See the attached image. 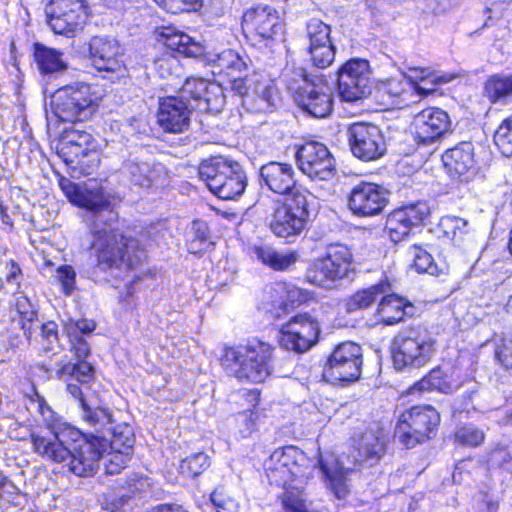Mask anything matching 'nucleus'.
Here are the masks:
<instances>
[{
  "label": "nucleus",
  "instance_id": "63",
  "mask_svg": "<svg viewBox=\"0 0 512 512\" xmlns=\"http://www.w3.org/2000/svg\"><path fill=\"white\" fill-rule=\"evenodd\" d=\"M512 459V455L505 448H496L491 452L490 460L493 464L503 465Z\"/></svg>",
  "mask_w": 512,
  "mask_h": 512
},
{
  "label": "nucleus",
  "instance_id": "62",
  "mask_svg": "<svg viewBox=\"0 0 512 512\" xmlns=\"http://www.w3.org/2000/svg\"><path fill=\"white\" fill-rule=\"evenodd\" d=\"M62 379L67 381L66 391L78 402L80 409L83 407V403H89L87 399L84 398L81 387L74 383V381L78 382L75 378L65 376Z\"/></svg>",
  "mask_w": 512,
  "mask_h": 512
},
{
  "label": "nucleus",
  "instance_id": "13",
  "mask_svg": "<svg viewBox=\"0 0 512 512\" xmlns=\"http://www.w3.org/2000/svg\"><path fill=\"white\" fill-rule=\"evenodd\" d=\"M45 15L54 34L73 38L85 27L92 9L88 0H49Z\"/></svg>",
  "mask_w": 512,
  "mask_h": 512
},
{
  "label": "nucleus",
  "instance_id": "36",
  "mask_svg": "<svg viewBox=\"0 0 512 512\" xmlns=\"http://www.w3.org/2000/svg\"><path fill=\"white\" fill-rule=\"evenodd\" d=\"M37 399L35 400L37 404V411L41 415L44 423L47 428L51 431V435L42 436V435H31V440L33 444V449L35 450V442L37 439H45L50 442H54L53 439L58 440L59 433L68 432V430H77L76 428L70 426L67 422H64L61 416L56 413L51 406L46 402V400L40 395H36Z\"/></svg>",
  "mask_w": 512,
  "mask_h": 512
},
{
  "label": "nucleus",
  "instance_id": "15",
  "mask_svg": "<svg viewBox=\"0 0 512 512\" xmlns=\"http://www.w3.org/2000/svg\"><path fill=\"white\" fill-rule=\"evenodd\" d=\"M352 263V253L341 243L329 244L323 255L314 259L307 268L306 279L316 286H324L343 278Z\"/></svg>",
  "mask_w": 512,
  "mask_h": 512
},
{
  "label": "nucleus",
  "instance_id": "51",
  "mask_svg": "<svg viewBox=\"0 0 512 512\" xmlns=\"http://www.w3.org/2000/svg\"><path fill=\"white\" fill-rule=\"evenodd\" d=\"M209 466L208 456L203 453H194L183 459L180 463V473L186 477H196Z\"/></svg>",
  "mask_w": 512,
  "mask_h": 512
},
{
  "label": "nucleus",
  "instance_id": "21",
  "mask_svg": "<svg viewBox=\"0 0 512 512\" xmlns=\"http://www.w3.org/2000/svg\"><path fill=\"white\" fill-rule=\"evenodd\" d=\"M88 52L93 67L104 73L103 78L115 82L128 75L123 52L116 41L95 36L89 43Z\"/></svg>",
  "mask_w": 512,
  "mask_h": 512
},
{
  "label": "nucleus",
  "instance_id": "27",
  "mask_svg": "<svg viewBox=\"0 0 512 512\" xmlns=\"http://www.w3.org/2000/svg\"><path fill=\"white\" fill-rule=\"evenodd\" d=\"M362 348L354 342H343L331 353L325 374L335 381H355L361 375Z\"/></svg>",
  "mask_w": 512,
  "mask_h": 512
},
{
  "label": "nucleus",
  "instance_id": "32",
  "mask_svg": "<svg viewBox=\"0 0 512 512\" xmlns=\"http://www.w3.org/2000/svg\"><path fill=\"white\" fill-rule=\"evenodd\" d=\"M157 41L173 56L197 58L204 54V47L200 42L172 27H162Z\"/></svg>",
  "mask_w": 512,
  "mask_h": 512
},
{
  "label": "nucleus",
  "instance_id": "34",
  "mask_svg": "<svg viewBox=\"0 0 512 512\" xmlns=\"http://www.w3.org/2000/svg\"><path fill=\"white\" fill-rule=\"evenodd\" d=\"M392 290L389 277L384 274L377 283L359 289L345 300V311L348 313L365 310L375 302L376 298Z\"/></svg>",
  "mask_w": 512,
  "mask_h": 512
},
{
  "label": "nucleus",
  "instance_id": "59",
  "mask_svg": "<svg viewBox=\"0 0 512 512\" xmlns=\"http://www.w3.org/2000/svg\"><path fill=\"white\" fill-rule=\"evenodd\" d=\"M16 311L20 320H36L37 311L26 296H19L15 302Z\"/></svg>",
  "mask_w": 512,
  "mask_h": 512
},
{
  "label": "nucleus",
  "instance_id": "4",
  "mask_svg": "<svg viewBox=\"0 0 512 512\" xmlns=\"http://www.w3.org/2000/svg\"><path fill=\"white\" fill-rule=\"evenodd\" d=\"M240 25L243 36L253 47L272 49L285 41V22L278 10L269 4L258 3L247 8Z\"/></svg>",
  "mask_w": 512,
  "mask_h": 512
},
{
  "label": "nucleus",
  "instance_id": "44",
  "mask_svg": "<svg viewBox=\"0 0 512 512\" xmlns=\"http://www.w3.org/2000/svg\"><path fill=\"white\" fill-rule=\"evenodd\" d=\"M193 237L188 243V252L202 256L207 250L213 248L215 243L211 240L208 224L201 220L192 221Z\"/></svg>",
  "mask_w": 512,
  "mask_h": 512
},
{
  "label": "nucleus",
  "instance_id": "18",
  "mask_svg": "<svg viewBox=\"0 0 512 512\" xmlns=\"http://www.w3.org/2000/svg\"><path fill=\"white\" fill-rule=\"evenodd\" d=\"M388 204L387 190L373 181L360 180L346 195V207L357 218L379 216L384 213Z\"/></svg>",
  "mask_w": 512,
  "mask_h": 512
},
{
  "label": "nucleus",
  "instance_id": "54",
  "mask_svg": "<svg viewBox=\"0 0 512 512\" xmlns=\"http://www.w3.org/2000/svg\"><path fill=\"white\" fill-rule=\"evenodd\" d=\"M484 438V432L472 424L459 428L455 433V439L458 443L471 447L480 445Z\"/></svg>",
  "mask_w": 512,
  "mask_h": 512
},
{
  "label": "nucleus",
  "instance_id": "11",
  "mask_svg": "<svg viewBox=\"0 0 512 512\" xmlns=\"http://www.w3.org/2000/svg\"><path fill=\"white\" fill-rule=\"evenodd\" d=\"M266 311L276 319L287 317L303 307L322 304L316 292L287 280H277L265 286Z\"/></svg>",
  "mask_w": 512,
  "mask_h": 512
},
{
  "label": "nucleus",
  "instance_id": "48",
  "mask_svg": "<svg viewBox=\"0 0 512 512\" xmlns=\"http://www.w3.org/2000/svg\"><path fill=\"white\" fill-rule=\"evenodd\" d=\"M493 140L504 156H512V113L501 121L494 132Z\"/></svg>",
  "mask_w": 512,
  "mask_h": 512
},
{
  "label": "nucleus",
  "instance_id": "9",
  "mask_svg": "<svg viewBox=\"0 0 512 512\" xmlns=\"http://www.w3.org/2000/svg\"><path fill=\"white\" fill-rule=\"evenodd\" d=\"M198 173L219 199L234 200L244 193L247 186V177L239 163L221 156L203 160Z\"/></svg>",
  "mask_w": 512,
  "mask_h": 512
},
{
  "label": "nucleus",
  "instance_id": "30",
  "mask_svg": "<svg viewBox=\"0 0 512 512\" xmlns=\"http://www.w3.org/2000/svg\"><path fill=\"white\" fill-rule=\"evenodd\" d=\"M442 167L452 179H461L475 167L474 146L470 141H462L446 149L441 155Z\"/></svg>",
  "mask_w": 512,
  "mask_h": 512
},
{
  "label": "nucleus",
  "instance_id": "42",
  "mask_svg": "<svg viewBox=\"0 0 512 512\" xmlns=\"http://www.w3.org/2000/svg\"><path fill=\"white\" fill-rule=\"evenodd\" d=\"M385 442L377 431H366L360 438L358 443V454L359 458L356 459L358 462H364L368 460H378L384 453Z\"/></svg>",
  "mask_w": 512,
  "mask_h": 512
},
{
  "label": "nucleus",
  "instance_id": "45",
  "mask_svg": "<svg viewBox=\"0 0 512 512\" xmlns=\"http://www.w3.org/2000/svg\"><path fill=\"white\" fill-rule=\"evenodd\" d=\"M303 484L294 482L283 487L285 493L282 497V504L287 512H313L304 495Z\"/></svg>",
  "mask_w": 512,
  "mask_h": 512
},
{
  "label": "nucleus",
  "instance_id": "12",
  "mask_svg": "<svg viewBox=\"0 0 512 512\" xmlns=\"http://www.w3.org/2000/svg\"><path fill=\"white\" fill-rule=\"evenodd\" d=\"M436 341L426 333L415 330L398 333L392 342L393 366L401 371L405 368H420L433 357Z\"/></svg>",
  "mask_w": 512,
  "mask_h": 512
},
{
  "label": "nucleus",
  "instance_id": "7",
  "mask_svg": "<svg viewBox=\"0 0 512 512\" xmlns=\"http://www.w3.org/2000/svg\"><path fill=\"white\" fill-rule=\"evenodd\" d=\"M302 192L274 203L268 228L277 238L292 242L308 230L310 222L309 196Z\"/></svg>",
  "mask_w": 512,
  "mask_h": 512
},
{
  "label": "nucleus",
  "instance_id": "40",
  "mask_svg": "<svg viewBox=\"0 0 512 512\" xmlns=\"http://www.w3.org/2000/svg\"><path fill=\"white\" fill-rule=\"evenodd\" d=\"M483 96L492 105L512 97V73L489 75L483 83Z\"/></svg>",
  "mask_w": 512,
  "mask_h": 512
},
{
  "label": "nucleus",
  "instance_id": "3",
  "mask_svg": "<svg viewBox=\"0 0 512 512\" xmlns=\"http://www.w3.org/2000/svg\"><path fill=\"white\" fill-rule=\"evenodd\" d=\"M273 352L270 344L253 339L245 345L227 348L223 362L240 381L261 383L273 372Z\"/></svg>",
  "mask_w": 512,
  "mask_h": 512
},
{
  "label": "nucleus",
  "instance_id": "6",
  "mask_svg": "<svg viewBox=\"0 0 512 512\" xmlns=\"http://www.w3.org/2000/svg\"><path fill=\"white\" fill-rule=\"evenodd\" d=\"M57 155L69 170L84 176L95 173L101 164L96 140L85 130L64 129L58 141Z\"/></svg>",
  "mask_w": 512,
  "mask_h": 512
},
{
  "label": "nucleus",
  "instance_id": "53",
  "mask_svg": "<svg viewBox=\"0 0 512 512\" xmlns=\"http://www.w3.org/2000/svg\"><path fill=\"white\" fill-rule=\"evenodd\" d=\"M132 452L111 449L107 454V460L105 462V471L107 474L115 475L119 474L131 460Z\"/></svg>",
  "mask_w": 512,
  "mask_h": 512
},
{
  "label": "nucleus",
  "instance_id": "25",
  "mask_svg": "<svg viewBox=\"0 0 512 512\" xmlns=\"http://www.w3.org/2000/svg\"><path fill=\"white\" fill-rule=\"evenodd\" d=\"M430 215L431 209L425 201L403 205L389 213L385 229L390 239L399 243L407 238L414 228L425 224Z\"/></svg>",
  "mask_w": 512,
  "mask_h": 512
},
{
  "label": "nucleus",
  "instance_id": "39",
  "mask_svg": "<svg viewBox=\"0 0 512 512\" xmlns=\"http://www.w3.org/2000/svg\"><path fill=\"white\" fill-rule=\"evenodd\" d=\"M252 251L261 263L275 271L289 269L297 262L299 256L296 250L282 254L267 245H254Z\"/></svg>",
  "mask_w": 512,
  "mask_h": 512
},
{
  "label": "nucleus",
  "instance_id": "1",
  "mask_svg": "<svg viewBox=\"0 0 512 512\" xmlns=\"http://www.w3.org/2000/svg\"><path fill=\"white\" fill-rule=\"evenodd\" d=\"M54 442L37 439L35 453L55 463L67 462L69 471L78 477H92L99 468V460L108 450L105 436H82L79 430H68Z\"/></svg>",
  "mask_w": 512,
  "mask_h": 512
},
{
  "label": "nucleus",
  "instance_id": "60",
  "mask_svg": "<svg viewBox=\"0 0 512 512\" xmlns=\"http://www.w3.org/2000/svg\"><path fill=\"white\" fill-rule=\"evenodd\" d=\"M496 357L505 368H512V337L501 341L496 349Z\"/></svg>",
  "mask_w": 512,
  "mask_h": 512
},
{
  "label": "nucleus",
  "instance_id": "31",
  "mask_svg": "<svg viewBox=\"0 0 512 512\" xmlns=\"http://www.w3.org/2000/svg\"><path fill=\"white\" fill-rule=\"evenodd\" d=\"M318 322H288L281 329V345L297 353L306 352L318 340Z\"/></svg>",
  "mask_w": 512,
  "mask_h": 512
},
{
  "label": "nucleus",
  "instance_id": "22",
  "mask_svg": "<svg viewBox=\"0 0 512 512\" xmlns=\"http://www.w3.org/2000/svg\"><path fill=\"white\" fill-rule=\"evenodd\" d=\"M259 184L269 192L285 197H293L296 193L311 194L309 189L299 181L291 163L269 161L259 169Z\"/></svg>",
  "mask_w": 512,
  "mask_h": 512
},
{
  "label": "nucleus",
  "instance_id": "55",
  "mask_svg": "<svg viewBox=\"0 0 512 512\" xmlns=\"http://www.w3.org/2000/svg\"><path fill=\"white\" fill-rule=\"evenodd\" d=\"M40 331L41 344L45 351H51L58 344V329L56 322H35Z\"/></svg>",
  "mask_w": 512,
  "mask_h": 512
},
{
  "label": "nucleus",
  "instance_id": "24",
  "mask_svg": "<svg viewBox=\"0 0 512 512\" xmlns=\"http://www.w3.org/2000/svg\"><path fill=\"white\" fill-rule=\"evenodd\" d=\"M182 99L194 102V108L205 113L221 111L225 97L222 86L212 80L191 76L187 77L180 88Z\"/></svg>",
  "mask_w": 512,
  "mask_h": 512
},
{
  "label": "nucleus",
  "instance_id": "8",
  "mask_svg": "<svg viewBox=\"0 0 512 512\" xmlns=\"http://www.w3.org/2000/svg\"><path fill=\"white\" fill-rule=\"evenodd\" d=\"M287 90L296 106L314 118H326L334 110V97L325 82H316L304 69L293 71L287 80Z\"/></svg>",
  "mask_w": 512,
  "mask_h": 512
},
{
  "label": "nucleus",
  "instance_id": "16",
  "mask_svg": "<svg viewBox=\"0 0 512 512\" xmlns=\"http://www.w3.org/2000/svg\"><path fill=\"white\" fill-rule=\"evenodd\" d=\"M299 170L312 181H329L337 175V162L328 147L309 140L301 144L295 153Z\"/></svg>",
  "mask_w": 512,
  "mask_h": 512
},
{
  "label": "nucleus",
  "instance_id": "58",
  "mask_svg": "<svg viewBox=\"0 0 512 512\" xmlns=\"http://www.w3.org/2000/svg\"><path fill=\"white\" fill-rule=\"evenodd\" d=\"M460 222L461 219L456 216H443L437 225L439 235L453 240L460 230Z\"/></svg>",
  "mask_w": 512,
  "mask_h": 512
},
{
  "label": "nucleus",
  "instance_id": "61",
  "mask_svg": "<svg viewBox=\"0 0 512 512\" xmlns=\"http://www.w3.org/2000/svg\"><path fill=\"white\" fill-rule=\"evenodd\" d=\"M231 86L232 91L241 97H245L249 91L248 72L241 74L240 77H234L225 82Z\"/></svg>",
  "mask_w": 512,
  "mask_h": 512
},
{
  "label": "nucleus",
  "instance_id": "35",
  "mask_svg": "<svg viewBox=\"0 0 512 512\" xmlns=\"http://www.w3.org/2000/svg\"><path fill=\"white\" fill-rule=\"evenodd\" d=\"M248 72V65L243 58L232 49H225L213 61V74L224 83L231 78L240 77Z\"/></svg>",
  "mask_w": 512,
  "mask_h": 512
},
{
  "label": "nucleus",
  "instance_id": "26",
  "mask_svg": "<svg viewBox=\"0 0 512 512\" xmlns=\"http://www.w3.org/2000/svg\"><path fill=\"white\" fill-rule=\"evenodd\" d=\"M449 114L439 107L428 106L416 113L411 122L414 141L430 145L443 138L450 131Z\"/></svg>",
  "mask_w": 512,
  "mask_h": 512
},
{
  "label": "nucleus",
  "instance_id": "28",
  "mask_svg": "<svg viewBox=\"0 0 512 512\" xmlns=\"http://www.w3.org/2000/svg\"><path fill=\"white\" fill-rule=\"evenodd\" d=\"M59 186L69 202L93 214L110 211L112 203L102 187H81L65 177L59 179Z\"/></svg>",
  "mask_w": 512,
  "mask_h": 512
},
{
  "label": "nucleus",
  "instance_id": "56",
  "mask_svg": "<svg viewBox=\"0 0 512 512\" xmlns=\"http://www.w3.org/2000/svg\"><path fill=\"white\" fill-rule=\"evenodd\" d=\"M211 501L214 505V509L211 512H238V502L228 497L223 489H216L211 494Z\"/></svg>",
  "mask_w": 512,
  "mask_h": 512
},
{
  "label": "nucleus",
  "instance_id": "37",
  "mask_svg": "<svg viewBox=\"0 0 512 512\" xmlns=\"http://www.w3.org/2000/svg\"><path fill=\"white\" fill-rule=\"evenodd\" d=\"M33 60L42 75H51L67 68L63 53L40 42L33 44Z\"/></svg>",
  "mask_w": 512,
  "mask_h": 512
},
{
  "label": "nucleus",
  "instance_id": "64",
  "mask_svg": "<svg viewBox=\"0 0 512 512\" xmlns=\"http://www.w3.org/2000/svg\"><path fill=\"white\" fill-rule=\"evenodd\" d=\"M5 268L8 269L5 280L10 283L13 282L17 277L22 275V269L18 262L14 259H9L5 263Z\"/></svg>",
  "mask_w": 512,
  "mask_h": 512
},
{
  "label": "nucleus",
  "instance_id": "20",
  "mask_svg": "<svg viewBox=\"0 0 512 512\" xmlns=\"http://www.w3.org/2000/svg\"><path fill=\"white\" fill-rule=\"evenodd\" d=\"M73 326L79 330L80 335H70L71 351L79 362L72 363L70 361H58L56 376L58 378L70 376L75 378L78 383L87 384L93 378V367L90 363L84 361V359L90 354V346L83 339L82 334H89L94 331L96 324L95 322H69V326L67 327L69 334L70 329H72Z\"/></svg>",
  "mask_w": 512,
  "mask_h": 512
},
{
  "label": "nucleus",
  "instance_id": "52",
  "mask_svg": "<svg viewBox=\"0 0 512 512\" xmlns=\"http://www.w3.org/2000/svg\"><path fill=\"white\" fill-rule=\"evenodd\" d=\"M159 8L167 13L177 15L197 11L202 0H153Z\"/></svg>",
  "mask_w": 512,
  "mask_h": 512
},
{
  "label": "nucleus",
  "instance_id": "47",
  "mask_svg": "<svg viewBox=\"0 0 512 512\" xmlns=\"http://www.w3.org/2000/svg\"><path fill=\"white\" fill-rule=\"evenodd\" d=\"M411 257V268L419 274L428 273L438 275L439 269L434 262L433 256L421 244H413L408 249Z\"/></svg>",
  "mask_w": 512,
  "mask_h": 512
},
{
  "label": "nucleus",
  "instance_id": "19",
  "mask_svg": "<svg viewBox=\"0 0 512 512\" xmlns=\"http://www.w3.org/2000/svg\"><path fill=\"white\" fill-rule=\"evenodd\" d=\"M428 80V77L422 78L420 81L412 80L410 83L403 78L390 77L378 82L375 89V101L381 107V110L388 111L394 109H401L407 105L410 99V89L416 92L417 95L424 98L434 93L436 78L430 82L431 87H424L421 82Z\"/></svg>",
  "mask_w": 512,
  "mask_h": 512
},
{
  "label": "nucleus",
  "instance_id": "57",
  "mask_svg": "<svg viewBox=\"0 0 512 512\" xmlns=\"http://www.w3.org/2000/svg\"><path fill=\"white\" fill-rule=\"evenodd\" d=\"M56 278L65 295H70L75 288L76 272L69 264H62L56 269Z\"/></svg>",
  "mask_w": 512,
  "mask_h": 512
},
{
  "label": "nucleus",
  "instance_id": "2",
  "mask_svg": "<svg viewBox=\"0 0 512 512\" xmlns=\"http://www.w3.org/2000/svg\"><path fill=\"white\" fill-rule=\"evenodd\" d=\"M89 248L94 267L110 275H127L140 270L149 258L141 239L118 227L94 231Z\"/></svg>",
  "mask_w": 512,
  "mask_h": 512
},
{
  "label": "nucleus",
  "instance_id": "14",
  "mask_svg": "<svg viewBox=\"0 0 512 512\" xmlns=\"http://www.w3.org/2000/svg\"><path fill=\"white\" fill-rule=\"evenodd\" d=\"M439 422V413L432 406H413L400 415L394 436L405 448L411 449L428 440Z\"/></svg>",
  "mask_w": 512,
  "mask_h": 512
},
{
  "label": "nucleus",
  "instance_id": "29",
  "mask_svg": "<svg viewBox=\"0 0 512 512\" xmlns=\"http://www.w3.org/2000/svg\"><path fill=\"white\" fill-rule=\"evenodd\" d=\"M191 110L187 101L178 96L160 97L157 122L168 133H182L189 128Z\"/></svg>",
  "mask_w": 512,
  "mask_h": 512
},
{
  "label": "nucleus",
  "instance_id": "41",
  "mask_svg": "<svg viewBox=\"0 0 512 512\" xmlns=\"http://www.w3.org/2000/svg\"><path fill=\"white\" fill-rule=\"evenodd\" d=\"M82 420L99 433V436H105L109 427L113 424L112 413L109 409L92 406L90 403H83L81 408Z\"/></svg>",
  "mask_w": 512,
  "mask_h": 512
},
{
  "label": "nucleus",
  "instance_id": "33",
  "mask_svg": "<svg viewBox=\"0 0 512 512\" xmlns=\"http://www.w3.org/2000/svg\"><path fill=\"white\" fill-rule=\"evenodd\" d=\"M382 295L376 308L378 320H405L421 316V307L406 297L389 292Z\"/></svg>",
  "mask_w": 512,
  "mask_h": 512
},
{
  "label": "nucleus",
  "instance_id": "46",
  "mask_svg": "<svg viewBox=\"0 0 512 512\" xmlns=\"http://www.w3.org/2000/svg\"><path fill=\"white\" fill-rule=\"evenodd\" d=\"M108 448L132 452L135 442L133 429L128 424L111 425L106 432Z\"/></svg>",
  "mask_w": 512,
  "mask_h": 512
},
{
  "label": "nucleus",
  "instance_id": "49",
  "mask_svg": "<svg viewBox=\"0 0 512 512\" xmlns=\"http://www.w3.org/2000/svg\"><path fill=\"white\" fill-rule=\"evenodd\" d=\"M308 53L313 66L319 69L329 67L335 58V48L332 41L325 44L308 46Z\"/></svg>",
  "mask_w": 512,
  "mask_h": 512
},
{
  "label": "nucleus",
  "instance_id": "23",
  "mask_svg": "<svg viewBox=\"0 0 512 512\" xmlns=\"http://www.w3.org/2000/svg\"><path fill=\"white\" fill-rule=\"evenodd\" d=\"M348 142L352 154L365 162L380 159L386 154L385 137L380 128L371 123L357 122L348 128Z\"/></svg>",
  "mask_w": 512,
  "mask_h": 512
},
{
  "label": "nucleus",
  "instance_id": "50",
  "mask_svg": "<svg viewBox=\"0 0 512 512\" xmlns=\"http://www.w3.org/2000/svg\"><path fill=\"white\" fill-rule=\"evenodd\" d=\"M306 33L309 39L308 46L320 45L331 42V28L321 19H310L306 24Z\"/></svg>",
  "mask_w": 512,
  "mask_h": 512
},
{
  "label": "nucleus",
  "instance_id": "10",
  "mask_svg": "<svg viewBox=\"0 0 512 512\" xmlns=\"http://www.w3.org/2000/svg\"><path fill=\"white\" fill-rule=\"evenodd\" d=\"M264 469L270 484L286 487L305 481L311 476L315 465L294 446L275 450L264 462Z\"/></svg>",
  "mask_w": 512,
  "mask_h": 512
},
{
  "label": "nucleus",
  "instance_id": "43",
  "mask_svg": "<svg viewBox=\"0 0 512 512\" xmlns=\"http://www.w3.org/2000/svg\"><path fill=\"white\" fill-rule=\"evenodd\" d=\"M456 386L450 381L447 374H445L441 368L437 367L432 369L428 375L423 377L413 387H411V393L414 391H439L442 393H451L454 391Z\"/></svg>",
  "mask_w": 512,
  "mask_h": 512
},
{
  "label": "nucleus",
  "instance_id": "38",
  "mask_svg": "<svg viewBox=\"0 0 512 512\" xmlns=\"http://www.w3.org/2000/svg\"><path fill=\"white\" fill-rule=\"evenodd\" d=\"M318 464L333 494L338 499L345 498L349 492L346 480L347 470L332 455L326 459L320 457Z\"/></svg>",
  "mask_w": 512,
  "mask_h": 512
},
{
  "label": "nucleus",
  "instance_id": "5",
  "mask_svg": "<svg viewBox=\"0 0 512 512\" xmlns=\"http://www.w3.org/2000/svg\"><path fill=\"white\" fill-rule=\"evenodd\" d=\"M101 101L96 86L80 82L57 89L51 98V108L59 121L76 123L95 114Z\"/></svg>",
  "mask_w": 512,
  "mask_h": 512
},
{
  "label": "nucleus",
  "instance_id": "17",
  "mask_svg": "<svg viewBox=\"0 0 512 512\" xmlns=\"http://www.w3.org/2000/svg\"><path fill=\"white\" fill-rule=\"evenodd\" d=\"M337 89L343 101L357 102L371 94V67L366 59L352 58L336 72Z\"/></svg>",
  "mask_w": 512,
  "mask_h": 512
}]
</instances>
